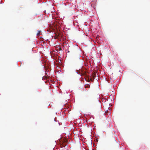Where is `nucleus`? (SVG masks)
Instances as JSON below:
<instances>
[{
  "label": "nucleus",
  "mask_w": 150,
  "mask_h": 150,
  "mask_svg": "<svg viewBox=\"0 0 150 150\" xmlns=\"http://www.w3.org/2000/svg\"><path fill=\"white\" fill-rule=\"evenodd\" d=\"M96 75L95 74H94L93 76V77H95V76H96Z\"/></svg>",
  "instance_id": "4"
},
{
  "label": "nucleus",
  "mask_w": 150,
  "mask_h": 150,
  "mask_svg": "<svg viewBox=\"0 0 150 150\" xmlns=\"http://www.w3.org/2000/svg\"><path fill=\"white\" fill-rule=\"evenodd\" d=\"M60 37V34H56L54 36V38L55 39H58Z\"/></svg>",
  "instance_id": "2"
},
{
  "label": "nucleus",
  "mask_w": 150,
  "mask_h": 150,
  "mask_svg": "<svg viewBox=\"0 0 150 150\" xmlns=\"http://www.w3.org/2000/svg\"><path fill=\"white\" fill-rule=\"evenodd\" d=\"M41 33L40 31H38L37 34V36H39L40 35V33Z\"/></svg>",
  "instance_id": "3"
},
{
  "label": "nucleus",
  "mask_w": 150,
  "mask_h": 150,
  "mask_svg": "<svg viewBox=\"0 0 150 150\" xmlns=\"http://www.w3.org/2000/svg\"><path fill=\"white\" fill-rule=\"evenodd\" d=\"M77 74H79L82 76H86V72L85 68L82 67L81 69H79V70L77 71Z\"/></svg>",
  "instance_id": "1"
}]
</instances>
